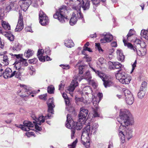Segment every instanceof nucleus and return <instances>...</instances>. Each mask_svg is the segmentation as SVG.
<instances>
[{"label": "nucleus", "mask_w": 148, "mask_h": 148, "mask_svg": "<svg viewBox=\"0 0 148 148\" xmlns=\"http://www.w3.org/2000/svg\"><path fill=\"white\" fill-rule=\"evenodd\" d=\"M12 71L10 68H6L3 73V75L5 78L7 79L8 77H12Z\"/></svg>", "instance_id": "22"}, {"label": "nucleus", "mask_w": 148, "mask_h": 148, "mask_svg": "<svg viewBox=\"0 0 148 148\" xmlns=\"http://www.w3.org/2000/svg\"><path fill=\"white\" fill-rule=\"evenodd\" d=\"M21 87L17 92V94L22 97H28L30 95L31 92L27 89L26 86L25 85L21 86Z\"/></svg>", "instance_id": "10"}, {"label": "nucleus", "mask_w": 148, "mask_h": 148, "mask_svg": "<svg viewBox=\"0 0 148 148\" xmlns=\"http://www.w3.org/2000/svg\"><path fill=\"white\" fill-rule=\"evenodd\" d=\"M147 83L145 82H142L141 84V85L140 88L142 89V90H145V88L147 86Z\"/></svg>", "instance_id": "47"}, {"label": "nucleus", "mask_w": 148, "mask_h": 148, "mask_svg": "<svg viewBox=\"0 0 148 148\" xmlns=\"http://www.w3.org/2000/svg\"><path fill=\"white\" fill-rule=\"evenodd\" d=\"M73 1L77 2L78 6L73 5V8L74 10L70 21V24L73 25L76 23L78 19L82 18L83 15L80 11L82 7L84 10L89 9L90 6V1L89 0H71Z\"/></svg>", "instance_id": "2"}, {"label": "nucleus", "mask_w": 148, "mask_h": 148, "mask_svg": "<svg viewBox=\"0 0 148 148\" xmlns=\"http://www.w3.org/2000/svg\"><path fill=\"white\" fill-rule=\"evenodd\" d=\"M34 132H27L25 134L28 137H29L30 136L32 135H34Z\"/></svg>", "instance_id": "63"}, {"label": "nucleus", "mask_w": 148, "mask_h": 148, "mask_svg": "<svg viewBox=\"0 0 148 148\" xmlns=\"http://www.w3.org/2000/svg\"><path fill=\"white\" fill-rule=\"evenodd\" d=\"M123 91L125 97V99L127 103L131 105L134 101V98L130 91L127 89H123Z\"/></svg>", "instance_id": "11"}, {"label": "nucleus", "mask_w": 148, "mask_h": 148, "mask_svg": "<svg viewBox=\"0 0 148 148\" xmlns=\"http://www.w3.org/2000/svg\"><path fill=\"white\" fill-rule=\"evenodd\" d=\"M82 71H79V73L77 75L75 76L74 77V79L71 82V84L69 86L66 92H72L74 90L75 88L78 85V83L77 81H81L83 79L80 76V75L83 73Z\"/></svg>", "instance_id": "7"}, {"label": "nucleus", "mask_w": 148, "mask_h": 148, "mask_svg": "<svg viewBox=\"0 0 148 148\" xmlns=\"http://www.w3.org/2000/svg\"><path fill=\"white\" fill-rule=\"evenodd\" d=\"M64 84L63 82H62V83H61L60 84L59 86V90H62L64 88Z\"/></svg>", "instance_id": "54"}, {"label": "nucleus", "mask_w": 148, "mask_h": 148, "mask_svg": "<svg viewBox=\"0 0 148 148\" xmlns=\"http://www.w3.org/2000/svg\"><path fill=\"white\" fill-rule=\"evenodd\" d=\"M146 93L145 90H142V88H140L139 91L138 93V96L140 99L143 98L145 95Z\"/></svg>", "instance_id": "31"}, {"label": "nucleus", "mask_w": 148, "mask_h": 148, "mask_svg": "<svg viewBox=\"0 0 148 148\" xmlns=\"http://www.w3.org/2000/svg\"><path fill=\"white\" fill-rule=\"evenodd\" d=\"M94 88H96L97 86V85L96 83L92 81L91 79L88 82Z\"/></svg>", "instance_id": "49"}, {"label": "nucleus", "mask_w": 148, "mask_h": 148, "mask_svg": "<svg viewBox=\"0 0 148 148\" xmlns=\"http://www.w3.org/2000/svg\"><path fill=\"white\" fill-rule=\"evenodd\" d=\"M45 53L47 55H49L51 52V50L49 47L46 48L45 49Z\"/></svg>", "instance_id": "57"}, {"label": "nucleus", "mask_w": 148, "mask_h": 148, "mask_svg": "<svg viewBox=\"0 0 148 148\" xmlns=\"http://www.w3.org/2000/svg\"><path fill=\"white\" fill-rule=\"evenodd\" d=\"M4 15V14L3 10L0 8V22L3 20L2 19L3 18V16Z\"/></svg>", "instance_id": "46"}, {"label": "nucleus", "mask_w": 148, "mask_h": 148, "mask_svg": "<svg viewBox=\"0 0 148 148\" xmlns=\"http://www.w3.org/2000/svg\"><path fill=\"white\" fill-rule=\"evenodd\" d=\"M134 31L132 29H130L129 31V33L127 35V38H128L132 35L134 34Z\"/></svg>", "instance_id": "51"}, {"label": "nucleus", "mask_w": 148, "mask_h": 148, "mask_svg": "<svg viewBox=\"0 0 148 148\" xmlns=\"http://www.w3.org/2000/svg\"><path fill=\"white\" fill-rule=\"evenodd\" d=\"M23 28V17L22 14L20 12L19 13L18 19L15 31L16 32L21 31Z\"/></svg>", "instance_id": "16"}, {"label": "nucleus", "mask_w": 148, "mask_h": 148, "mask_svg": "<svg viewBox=\"0 0 148 148\" xmlns=\"http://www.w3.org/2000/svg\"><path fill=\"white\" fill-rule=\"evenodd\" d=\"M24 125H20L18 127L25 131H28L30 130H32L31 127H32L34 126V125L31 122L25 121L23 122Z\"/></svg>", "instance_id": "14"}, {"label": "nucleus", "mask_w": 148, "mask_h": 148, "mask_svg": "<svg viewBox=\"0 0 148 148\" xmlns=\"http://www.w3.org/2000/svg\"><path fill=\"white\" fill-rule=\"evenodd\" d=\"M89 65L92 70L95 72V73L103 81V84L105 87L106 88L109 87L113 84V82L111 81V79L108 78V77L105 74L100 72L98 71H97L94 68L92 67L90 65L89 63Z\"/></svg>", "instance_id": "5"}, {"label": "nucleus", "mask_w": 148, "mask_h": 148, "mask_svg": "<svg viewBox=\"0 0 148 148\" xmlns=\"http://www.w3.org/2000/svg\"><path fill=\"white\" fill-rule=\"evenodd\" d=\"M66 108L70 112L72 113H74L75 109L74 107H71L70 106H66Z\"/></svg>", "instance_id": "40"}, {"label": "nucleus", "mask_w": 148, "mask_h": 148, "mask_svg": "<svg viewBox=\"0 0 148 148\" xmlns=\"http://www.w3.org/2000/svg\"><path fill=\"white\" fill-rule=\"evenodd\" d=\"M45 121V119H44L43 116H40L37 118H36L35 120L33 121L34 123H37L38 125H40L41 123H43Z\"/></svg>", "instance_id": "26"}, {"label": "nucleus", "mask_w": 148, "mask_h": 148, "mask_svg": "<svg viewBox=\"0 0 148 148\" xmlns=\"http://www.w3.org/2000/svg\"><path fill=\"white\" fill-rule=\"evenodd\" d=\"M22 47L21 45H20L18 43H16L13 47V49L14 51H20Z\"/></svg>", "instance_id": "34"}, {"label": "nucleus", "mask_w": 148, "mask_h": 148, "mask_svg": "<svg viewBox=\"0 0 148 148\" xmlns=\"http://www.w3.org/2000/svg\"><path fill=\"white\" fill-rule=\"evenodd\" d=\"M64 43L65 46L71 48L74 46V43L73 41L69 39L65 40Z\"/></svg>", "instance_id": "25"}, {"label": "nucleus", "mask_w": 148, "mask_h": 148, "mask_svg": "<svg viewBox=\"0 0 148 148\" xmlns=\"http://www.w3.org/2000/svg\"><path fill=\"white\" fill-rule=\"evenodd\" d=\"M123 41L125 46H126L128 48L133 50L134 52L136 51L138 56H143L146 54L147 51L146 48H138L136 46L134 47L130 43L128 42L124 39L123 40Z\"/></svg>", "instance_id": "6"}, {"label": "nucleus", "mask_w": 148, "mask_h": 148, "mask_svg": "<svg viewBox=\"0 0 148 148\" xmlns=\"http://www.w3.org/2000/svg\"><path fill=\"white\" fill-rule=\"evenodd\" d=\"M14 64V68L15 69L19 70L20 71H24V68H22L21 67V63L20 60H19L18 62L17 61L15 62Z\"/></svg>", "instance_id": "24"}, {"label": "nucleus", "mask_w": 148, "mask_h": 148, "mask_svg": "<svg viewBox=\"0 0 148 148\" xmlns=\"http://www.w3.org/2000/svg\"><path fill=\"white\" fill-rule=\"evenodd\" d=\"M108 64L109 65V67L110 69H114V62H113L110 61L109 62Z\"/></svg>", "instance_id": "53"}, {"label": "nucleus", "mask_w": 148, "mask_h": 148, "mask_svg": "<svg viewBox=\"0 0 148 148\" xmlns=\"http://www.w3.org/2000/svg\"><path fill=\"white\" fill-rule=\"evenodd\" d=\"M65 101V102L66 104V106H69V104H70V102L69 101V99L68 98L67 99H64Z\"/></svg>", "instance_id": "59"}, {"label": "nucleus", "mask_w": 148, "mask_h": 148, "mask_svg": "<svg viewBox=\"0 0 148 148\" xmlns=\"http://www.w3.org/2000/svg\"><path fill=\"white\" fill-rule=\"evenodd\" d=\"M92 92V90L91 88L89 86H86L83 89V92L84 94H85L86 95H88L89 93Z\"/></svg>", "instance_id": "32"}, {"label": "nucleus", "mask_w": 148, "mask_h": 148, "mask_svg": "<svg viewBox=\"0 0 148 148\" xmlns=\"http://www.w3.org/2000/svg\"><path fill=\"white\" fill-rule=\"evenodd\" d=\"M146 45L145 43L143 41L140 44L137 45L136 47L137 48H146Z\"/></svg>", "instance_id": "43"}, {"label": "nucleus", "mask_w": 148, "mask_h": 148, "mask_svg": "<svg viewBox=\"0 0 148 148\" xmlns=\"http://www.w3.org/2000/svg\"><path fill=\"white\" fill-rule=\"evenodd\" d=\"M130 113L127 109L120 110L118 121L121 124L118 130L119 135L121 143H123L125 140H129L132 137V131L130 129H126V127L133 123V119L130 117Z\"/></svg>", "instance_id": "1"}, {"label": "nucleus", "mask_w": 148, "mask_h": 148, "mask_svg": "<svg viewBox=\"0 0 148 148\" xmlns=\"http://www.w3.org/2000/svg\"><path fill=\"white\" fill-rule=\"evenodd\" d=\"M38 57L39 60L41 62H45V56H38Z\"/></svg>", "instance_id": "52"}, {"label": "nucleus", "mask_w": 148, "mask_h": 148, "mask_svg": "<svg viewBox=\"0 0 148 148\" xmlns=\"http://www.w3.org/2000/svg\"><path fill=\"white\" fill-rule=\"evenodd\" d=\"M60 66L62 67L64 69L67 70L70 68V66L69 65L66 64H61Z\"/></svg>", "instance_id": "45"}, {"label": "nucleus", "mask_w": 148, "mask_h": 148, "mask_svg": "<svg viewBox=\"0 0 148 148\" xmlns=\"http://www.w3.org/2000/svg\"><path fill=\"white\" fill-rule=\"evenodd\" d=\"M54 88L53 86H50L48 87L47 89L48 92L50 94H52L53 92Z\"/></svg>", "instance_id": "42"}, {"label": "nucleus", "mask_w": 148, "mask_h": 148, "mask_svg": "<svg viewBox=\"0 0 148 148\" xmlns=\"http://www.w3.org/2000/svg\"><path fill=\"white\" fill-rule=\"evenodd\" d=\"M83 78L86 79L88 82H89L91 79V76L90 72L87 71L84 74L83 76Z\"/></svg>", "instance_id": "30"}, {"label": "nucleus", "mask_w": 148, "mask_h": 148, "mask_svg": "<svg viewBox=\"0 0 148 148\" xmlns=\"http://www.w3.org/2000/svg\"><path fill=\"white\" fill-rule=\"evenodd\" d=\"M47 104L48 107V112L53 114V108L55 106L53 104V98H50L49 99L47 102Z\"/></svg>", "instance_id": "21"}, {"label": "nucleus", "mask_w": 148, "mask_h": 148, "mask_svg": "<svg viewBox=\"0 0 148 148\" xmlns=\"http://www.w3.org/2000/svg\"><path fill=\"white\" fill-rule=\"evenodd\" d=\"M116 53L118 60L119 61H123L125 59V56L122 50L120 49H118L116 51Z\"/></svg>", "instance_id": "23"}, {"label": "nucleus", "mask_w": 148, "mask_h": 148, "mask_svg": "<svg viewBox=\"0 0 148 148\" xmlns=\"http://www.w3.org/2000/svg\"><path fill=\"white\" fill-rule=\"evenodd\" d=\"M93 5L95 6H97L99 3L100 0H91Z\"/></svg>", "instance_id": "48"}, {"label": "nucleus", "mask_w": 148, "mask_h": 148, "mask_svg": "<svg viewBox=\"0 0 148 148\" xmlns=\"http://www.w3.org/2000/svg\"><path fill=\"white\" fill-rule=\"evenodd\" d=\"M40 23L42 25H47L49 23V20L46 15L42 11H40L39 14Z\"/></svg>", "instance_id": "12"}, {"label": "nucleus", "mask_w": 148, "mask_h": 148, "mask_svg": "<svg viewBox=\"0 0 148 148\" xmlns=\"http://www.w3.org/2000/svg\"><path fill=\"white\" fill-rule=\"evenodd\" d=\"M68 9V8L66 5L60 6L56 10V13L53 16V17L58 19L61 23H64L68 21V18L66 15L67 13Z\"/></svg>", "instance_id": "3"}, {"label": "nucleus", "mask_w": 148, "mask_h": 148, "mask_svg": "<svg viewBox=\"0 0 148 148\" xmlns=\"http://www.w3.org/2000/svg\"><path fill=\"white\" fill-rule=\"evenodd\" d=\"M47 96V94H45L43 95H41L39 96L40 99H42L44 100L46 99V97Z\"/></svg>", "instance_id": "55"}, {"label": "nucleus", "mask_w": 148, "mask_h": 148, "mask_svg": "<svg viewBox=\"0 0 148 148\" xmlns=\"http://www.w3.org/2000/svg\"><path fill=\"white\" fill-rule=\"evenodd\" d=\"M103 35L104 38L100 40L101 43H105L110 42L113 39V36L109 34L104 33Z\"/></svg>", "instance_id": "18"}, {"label": "nucleus", "mask_w": 148, "mask_h": 148, "mask_svg": "<svg viewBox=\"0 0 148 148\" xmlns=\"http://www.w3.org/2000/svg\"><path fill=\"white\" fill-rule=\"evenodd\" d=\"M28 70L30 74L32 75L35 73L36 70L32 66H29L28 67Z\"/></svg>", "instance_id": "36"}, {"label": "nucleus", "mask_w": 148, "mask_h": 148, "mask_svg": "<svg viewBox=\"0 0 148 148\" xmlns=\"http://www.w3.org/2000/svg\"><path fill=\"white\" fill-rule=\"evenodd\" d=\"M88 113V111L85 107H82L80 109V111L79 114V119L80 121L81 120H85Z\"/></svg>", "instance_id": "15"}, {"label": "nucleus", "mask_w": 148, "mask_h": 148, "mask_svg": "<svg viewBox=\"0 0 148 148\" xmlns=\"http://www.w3.org/2000/svg\"><path fill=\"white\" fill-rule=\"evenodd\" d=\"M23 71L15 69V70H14L13 72L12 71V77L14 76L15 77L17 78L20 77Z\"/></svg>", "instance_id": "27"}, {"label": "nucleus", "mask_w": 148, "mask_h": 148, "mask_svg": "<svg viewBox=\"0 0 148 148\" xmlns=\"http://www.w3.org/2000/svg\"><path fill=\"white\" fill-rule=\"evenodd\" d=\"M35 128L36 130H37L36 131V133L37 134H39V132L38 131H41L42 129L41 127L39 126L38 125V124H37V123H34Z\"/></svg>", "instance_id": "39"}, {"label": "nucleus", "mask_w": 148, "mask_h": 148, "mask_svg": "<svg viewBox=\"0 0 148 148\" xmlns=\"http://www.w3.org/2000/svg\"><path fill=\"white\" fill-rule=\"evenodd\" d=\"M103 97V94L101 93H98L97 94V97H94L92 99L93 103L94 105V104L95 106H98L99 101L101 100Z\"/></svg>", "instance_id": "20"}, {"label": "nucleus", "mask_w": 148, "mask_h": 148, "mask_svg": "<svg viewBox=\"0 0 148 148\" xmlns=\"http://www.w3.org/2000/svg\"><path fill=\"white\" fill-rule=\"evenodd\" d=\"M77 142V139L74 141L72 143V145H71V148H74L76 146V143Z\"/></svg>", "instance_id": "58"}, {"label": "nucleus", "mask_w": 148, "mask_h": 148, "mask_svg": "<svg viewBox=\"0 0 148 148\" xmlns=\"http://www.w3.org/2000/svg\"><path fill=\"white\" fill-rule=\"evenodd\" d=\"M71 129V138L72 139H73L74 136V134L75 132V130L73 129Z\"/></svg>", "instance_id": "61"}, {"label": "nucleus", "mask_w": 148, "mask_h": 148, "mask_svg": "<svg viewBox=\"0 0 148 148\" xmlns=\"http://www.w3.org/2000/svg\"><path fill=\"white\" fill-rule=\"evenodd\" d=\"M66 122V127L69 129H74L75 130V129L77 130H80L83 127L84 125L83 124L84 122V121L82 120L78 123L74 122L71 115L69 114L67 115Z\"/></svg>", "instance_id": "4"}, {"label": "nucleus", "mask_w": 148, "mask_h": 148, "mask_svg": "<svg viewBox=\"0 0 148 148\" xmlns=\"http://www.w3.org/2000/svg\"><path fill=\"white\" fill-rule=\"evenodd\" d=\"M22 4L20 6L21 9L25 11L31 3V0H21Z\"/></svg>", "instance_id": "17"}, {"label": "nucleus", "mask_w": 148, "mask_h": 148, "mask_svg": "<svg viewBox=\"0 0 148 148\" xmlns=\"http://www.w3.org/2000/svg\"><path fill=\"white\" fill-rule=\"evenodd\" d=\"M114 69H119L121 68L122 66V65L118 62H114Z\"/></svg>", "instance_id": "38"}, {"label": "nucleus", "mask_w": 148, "mask_h": 148, "mask_svg": "<svg viewBox=\"0 0 148 148\" xmlns=\"http://www.w3.org/2000/svg\"><path fill=\"white\" fill-rule=\"evenodd\" d=\"M84 58H86V61L87 62H90L91 61V57H89L88 56V55H86L84 57Z\"/></svg>", "instance_id": "64"}, {"label": "nucleus", "mask_w": 148, "mask_h": 148, "mask_svg": "<svg viewBox=\"0 0 148 148\" xmlns=\"http://www.w3.org/2000/svg\"><path fill=\"white\" fill-rule=\"evenodd\" d=\"M34 53L33 51L30 49H28L27 50L25 51L24 53V56L27 58H28L32 56Z\"/></svg>", "instance_id": "29"}, {"label": "nucleus", "mask_w": 148, "mask_h": 148, "mask_svg": "<svg viewBox=\"0 0 148 148\" xmlns=\"http://www.w3.org/2000/svg\"><path fill=\"white\" fill-rule=\"evenodd\" d=\"M116 79L122 84H128L131 80L130 77L128 76L124 72H122L120 70L116 74Z\"/></svg>", "instance_id": "8"}, {"label": "nucleus", "mask_w": 148, "mask_h": 148, "mask_svg": "<svg viewBox=\"0 0 148 148\" xmlns=\"http://www.w3.org/2000/svg\"><path fill=\"white\" fill-rule=\"evenodd\" d=\"M140 34L146 39L148 40V29L147 30H142Z\"/></svg>", "instance_id": "33"}, {"label": "nucleus", "mask_w": 148, "mask_h": 148, "mask_svg": "<svg viewBox=\"0 0 148 148\" xmlns=\"http://www.w3.org/2000/svg\"><path fill=\"white\" fill-rule=\"evenodd\" d=\"M8 38V39L11 41H13L14 39V36L12 34H9Z\"/></svg>", "instance_id": "56"}, {"label": "nucleus", "mask_w": 148, "mask_h": 148, "mask_svg": "<svg viewBox=\"0 0 148 148\" xmlns=\"http://www.w3.org/2000/svg\"><path fill=\"white\" fill-rule=\"evenodd\" d=\"M96 48L97 49L99 52H103V50L100 47V44L99 43H95Z\"/></svg>", "instance_id": "44"}, {"label": "nucleus", "mask_w": 148, "mask_h": 148, "mask_svg": "<svg viewBox=\"0 0 148 148\" xmlns=\"http://www.w3.org/2000/svg\"><path fill=\"white\" fill-rule=\"evenodd\" d=\"M136 61L135 60L133 64L132 65V69L131 71V73L133 72L134 70L135 67L136 66Z\"/></svg>", "instance_id": "60"}, {"label": "nucleus", "mask_w": 148, "mask_h": 148, "mask_svg": "<svg viewBox=\"0 0 148 148\" xmlns=\"http://www.w3.org/2000/svg\"><path fill=\"white\" fill-rule=\"evenodd\" d=\"M85 132H86L85 131H84V132H82L81 137V141L82 143L85 147L87 148H88L90 147V145L89 143L90 136L88 135V134Z\"/></svg>", "instance_id": "13"}, {"label": "nucleus", "mask_w": 148, "mask_h": 148, "mask_svg": "<svg viewBox=\"0 0 148 148\" xmlns=\"http://www.w3.org/2000/svg\"><path fill=\"white\" fill-rule=\"evenodd\" d=\"M44 52V50L42 49L39 50L38 52V56H42Z\"/></svg>", "instance_id": "62"}, {"label": "nucleus", "mask_w": 148, "mask_h": 148, "mask_svg": "<svg viewBox=\"0 0 148 148\" xmlns=\"http://www.w3.org/2000/svg\"><path fill=\"white\" fill-rule=\"evenodd\" d=\"M105 61V60L103 58H101L98 60V61L97 62V64L98 65L104 64Z\"/></svg>", "instance_id": "41"}, {"label": "nucleus", "mask_w": 148, "mask_h": 148, "mask_svg": "<svg viewBox=\"0 0 148 148\" xmlns=\"http://www.w3.org/2000/svg\"><path fill=\"white\" fill-rule=\"evenodd\" d=\"M29 62L32 64H34L36 63L37 61V60L36 58H34L32 59L29 60Z\"/></svg>", "instance_id": "50"}, {"label": "nucleus", "mask_w": 148, "mask_h": 148, "mask_svg": "<svg viewBox=\"0 0 148 148\" xmlns=\"http://www.w3.org/2000/svg\"><path fill=\"white\" fill-rule=\"evenodd\" d=\"M3 27L6 30H9L10 29V26L9 24L7 22L3 20L1 21Z\"/></svg>", "instance_id": "28"}, {"label": "nucleus", "mask_w": 148, "mask_h": 148, "mask_svg": "<svg viewBox=\"0 0 148 148\" xmlns=\"http://www.w3.org/2000/svg\"><path fill=\"white\" fill-rule=\"evenodd\" d=\"M90 123H89L88 125L85 127L83 129V131L82 132H85L86 133L88 134V135L90 136L91 134H95L97 130V129L98 126V124L96 123H93L92 124V129H90Z\"/></svg>", "instance_id": "9"}, {"label": "nucleus", "mask_w": 148, "mask_h": 148, "mask_svg": "<svg viewBox=\"0 0 148 148\" xmlns=\"http://www.w3.org/2000/svg\"><path fill=\"white\" fill-rule=\"evenodd\" d=\"M3 63L5 65H8L9 62L8 56L6 55H4L3 56Z\"/></svg>", "instance_id": "35"}, {"label": "nucleus", "mask_w": 148, "mask_h": 148, "mask_svg": "<svg viewBox=\"0 0 148 148\" xmlns=\"http://www.w3.org/2000/svg\"><path fill=\"white\" fill-rule=\"evenodd\" d=\"M94 105H95V104H94ZM95 107V108H93V116L94 117H99V114L97 112V110H98V108H97V106H95V105H94Z\"/></svg>", "instance_id": "37"}, {"label": "nucleus", "mask_w": 148, "mask_h": 148, "mask_svg": "<svg viewBox=\"0 0 148 148\" xmlns=\"http://www.w3.org/2000/svg\"><path fill=\"white\" fill-rule=\"evenodd\" d=\"M9 55L11 56L12 58L16 57L18 59H20L21 62H22L24 66H27L28 65V63L26 61V60L22 58L21 55L19 54L18 55L13 54L12 53H11L9 54Z\"/></svg>", "instance_id": "19"}]
</instances>
